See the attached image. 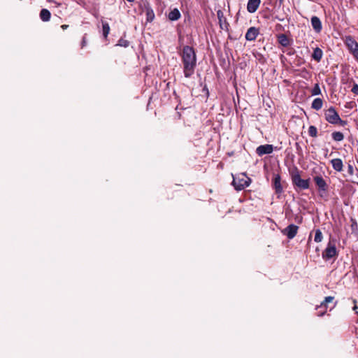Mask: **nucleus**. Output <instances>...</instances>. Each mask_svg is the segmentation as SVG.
<instances>
[{
	"mask_svg": "<svg viewBox=\"0 0 358 358\" xmlns=\"http://www.w3.org/2000/svg\"><path fill=\"white\" fill-rule=\"evenodd\" d=\"M183 64V72L186 78H189L194 74L196 66V56L192 47L185 45L181 52Z\"/></svg>",
	"mask_w": 358,
	"mask_h": 358,
	"instance_id": "nucleus-1",
	"label": "nucleus"
},
{
	"mask_svg": "<svg viewBox=\"0 0 358 358\" xmlns=\"http://www.w3.org/2000/svg\"><path fill=\"white\" fill-rule=\"evenodd\" d=\"M292 184L296 187V189L299 190L307 189L310 187V179H302L301 178V172L297 167L290 172Z\"/></svg>",
	"mask_w": 358,
	"mask_h": 358,
	"instance_id": "nucleus-2",
	"label": "nucleus"
},
{
	"mask_svg": "<svg viewBox=\"0 0 358 358\" xmlns=\"http://www.w3.org/2000/svg\"><path fill=\"white\" fill-rule=\"evenodd\" d=\"M324 117L329 123L332 124L345 126L347 124L346 121L341 120L335 108L333 106L324 110Z\"/></svg>",
	"mask_w": 358,
	"mask_h": 358,
	"instance_id": "nucleus-3",
	"label": "nucleus"
},
{
	"mask_svg": "<svg viewBox=\"0 0 358 358\" xmlns=\"http://www.w3.org/2000/svg\"><path fill=\"white\" fill-rule=\"evenodd\" d=\"M250 182V178L245 173H240L233 177L232 185L236 190L240 191L248 187Z\"/></svg>",
	"mask_w": 358,
	"mask_h": 358,
	"instance_id": "nucleus-4",
	"label": "nucleus"
},
{
	"mask_svg": "<svg viewBox=\"0 0 358 358\" xmlns=\"http://www.w3.org/2000/svg\"><path fill=\"white\" fill-rule=\"evenodd\" d=\"M338 255L337 250L335 245V243L329 242L327 248L322 252V257L326 260H329L333 257H335Z\"/></svg>",
	"mask_w": 358,
	"mask_h": 358,
	"instance_id": "nucleus-5",
	"label": "nucleus"
},
{
	"mask_svg": "<svg viewBox=\"0 0 358 358\" xmlns=\"http://www.w3.org/2000/svg\"><path fill=\"white\" fill-rule=\"evenodd\" d=\"M334 299V297L331 296L324 298V301L321 302L320 305L317 307V309H323L322 310L317 312V316L322 317L325 314L326 310L328 308L329 303H332Z\"/></svg>",
	"mask_w": 358,
	"mask_h": 358,
	"instance_id": "nucleus-6",
	"label": "nucleus"
},
{
	"mask_svg": "<svg viewBox=\"0 0 358 358\" xmlns=\"http://www.w3.org/2000/svg\"><path fill=\"white\" fill-rule=\"evenodd\" d=\"M313 180L320 192H325L327 191L328 185L321 176H315Z\"/></svg>",
	"mask_w": 358,
	"mask_h": 358,
	"instance_id": "nucleus-7",
	"label": "nucleus"
},
{
	"mask_svg": "<svg viewBox=\"0 0 358 358\" xmlns=\"http://www.w3.org/2000/svg\"><path fill=\"white\" fill-rule=\"evenodd\" d=\"M344 43L351 54L358 49V43L351 36H345Z\"/></svg>",
	"mask_w": 358,
	"mask_h": 358,
	"instance_id": "nucleus-8",
	"label": "nucleus"
},
{
	"mask_svg": "<svg viewBox=\"0 0 358 358\" xmlns=\"http://www.w3.org/2000/svg\"><path fill=\"white\" fill-rule=\"evenodd\" d=\"M299 227L296 225L293 224L288 225L283 231L282 233L285 235L289 239L294 238L298 231Z\"/></svg>",
	"mask_w": 358,
	"mask_h": 358,
	"instance_id": "nucleus-9",
	"label": "nucleus"
},
{
	"mask_svg": "<svg viewBox=\"0 0 358 358\" xmlns=\"http://www.w3.org/2000/svg\"><path fill=\"white\" fill-rule=\"evenodd\" d=\"M273 147L270 144L259 145L256 149V152L259 156H262L266 154H271L273 152Z\"/></svg>",
	"mask_w": 358,
	"mask_h": 358,
	"instance_id": "nucleus-10",
	"label": "nucleus"
},
{
	"mask_svg": "<svg viewBox=\"0 0 358 358\" xmlns=\"http://www.w3.org/2000/svg\"><path fill=\"white\" fill-rule=\"evenodd\" d=\"M259 34V29L255 27H250L245 34V39L247 41H253L256 39Z\"/></svg>",
	"mask_w": 358,
	"mask_h": 358,
	"instance_id": "nucleus-11",
	"label": "nucleus"
},
{
	"mask_svg": "<svg viewBox=\"0 0 358 358\" xmlns=\"http://www.w3.org/2000/svg\"><path fill=\"white\" fill-rule=\"evenodd\" d=\"M261 0H249L247 4V10L250 13H254L258 9Z\"/></svg>",
	"mask_w": 358,
	"mask_h": 358,
	"instance_id": "nucleus-12",
	"label": "nucleus"
},
{
	"mask_svg": "<svg viewBox=\"0 0 358 358\" xmlns=\"http://www.w3.org/2000/svg\"><path fill=\"white\" fill-rule=\"evenodd\" d=\"M144 11L146 15V21L148 22H152L154 20L155 15L153 9L149 3L144 5Z\"/></svg>",
	"mask_w": 358,
	"mask_h": 358,
	"instance_id": "nucleus-13",
	"label": "nucleus"
},
{
	"mask_svg": "<svg viewBox=\"0 0 358 358\" xmlns=\"http://www.w3.org/2000/svg\"><path fill=\"white\" fill-rule=\"evenodd\" d=\"M311 24L315 32L320 33L322 29V22L320 18L317 16L311 17Z\"/></svg>",
	"mask_w": 358,
	"mask_h": 358,
	"instance_id": "nucleus-14",
	"label": "nucleus"
},
{
	"mask_svg": "<svg viewBox=\"0 0 358 358\" xmlns=\"http://www.w3.org/2000/svg\"><path fill=\"white\" fill-rule=\"evenodd\" d=\"M280 180L281 178L280 175L277 174L274 176L273 180V186L277 194H280L282 192V187L281 185Z\"/></svg>",
	"mask_w": 358,
	"mask_h": 358,
	"instance_id": "nucleus-15",
	"label": "nucleus"
},
{
	"mask_svg": "<svg viewBox=\"0 0 358 358\" xmlns=\"http://www.w3.org/2000/svg\"><path fill=\"white\" fill-rule=\"evenodd\" d=\"M278 41V43L283 47H287L289 46L291 43L292 40L289 39L285 34H280L277 36Z\"/></svg>",
	"mask_w": 358,
	"mask_h": 358,
	"instance_id": "nucleus-16",
	"label": "nucleus"
},
{
	"mask_svg": "<svg viewBox=\"0 0 358 358\" xmlns=\"http://www.w3.org/2000/svg\"><path fill=\"white\" fill-rule=\"evenodd\" d=\"M331 164L332 165L333 169L335 171H336L338 172H341L343 171V164L341 159H339V158L333 159L331 160Z\"/></svg>",
	"mask_w": 358,
	"mask_h": 358,
	"instance_id": "nucleus-17",
	"label": "nucleus"
},
{
	"mask_svg": "<svg viewBox=\"0 0 358 358\" xmlns=\"http://www.w3.org/2000/svg\"><path fill=\"white\" fill-rule=\"evenodd\" d=\"M168 18L171 21H176L181 17L179 10L176 8L172 9L168 14Z\"/></svg>",
	"mask_w": 358,
	"mask_h": 358,
	"instance_id": "nucleus-18",
	"label": "nucleus"
},
{
	"mask_svg": "<svg viewBox=\"0 0 358 358\" xmlns=\"http://www.w3.org/2000/svg\"><path fill=\"white\" fill-rule=\"evenodd\" d=\"M323 56V52L320 48H315L312 54V58L316 62H320Z\"/></svg>",
	"mask_w": 358,
	"mask_h": 358,
	"instance_id": "nucleus-19",
	"label": "nucleus"
},
{
	"mask_svg": "<svg viewBox=\"0 0 358 358\" xmlns=\"http://www.w3.org/2000/svg\"><path fill=\"white\" fill-rule=\"evenodd\" d=\"M51 13L46 9L43 8L40 12V18L43 22H48L50 20Z\"/></svg>",
	"mask_w": 358,
	"mask_h": 358,
	"instance_id": "nucleus-20",
	"label": "nucleus"
},
{
	"mask_svg": "<svg viewBox=\"0 0 358 358\" xmlns=\"http://www.w3.org/2000/svg\"><path fill=\"white\" fill-rule=\"evenodd\" d=\"M217 18L219 20V23L221 29H224V26L226 27L227 24V20L224 16V13L222 10H219L217 11Z\"/></svg>",
	"mask_w": 358,
	"mask_h": 358,
	"instance_id": "nucleus-21",
	"label": "nucleus"
},
{
	"mask_svg": "<svg viewBox=\"0 0 358 358\" xmlns=\"http://www.w3.org/2000/svg\"><path fill=\"white\" fill-rule=\"evenodd\" d=\"M322 105H323L322 99L320 98H316L312 102L311 107L313 109L318 110L322 108Z\"/></svg>",
	"mask_w": 358,
	"mask_h": 358,
	"instance_id": "nucleus-22",
	"label": "nucleus"
},
{
	"mask_svg": "<svg viewBox=\"0 0 358 358\" xmlns=\"http://www.w3.org/2000/svg\"><path fill=\"white\" fill-rule=\"evenodd\" d=\"M102 30L103 37L106 38L110 32V26L108 22L102 21Z\"/></svg>",
	"mask_w": 358,
	"mask_h": 358,
	"instance_id": "nucleus-23",
	"label": "nucleus"
},
{
	"mask_svg": "<svg viewBox=\"0 0 358 358\" xmlns=\"http://www.w3.org/2000/svg\"><path fill=\"white\" fill-rule=\"evenodd\" d=\"M331 136H332V138L335 141H341L344 139V135L341 131H334L332 133Z\"/></svg>",
	"mask_w": 358,
	"mask_h": 358,
	"instance_id": "nucleus-24",
	"label": "nucleus"
},
{
	"mask_svg": "<svg viewBox=\"0 0 358 358\" xmlns=\"http://www.w3.org/2000/svg\"><path fill=\"white\" fill-rule=\"evenodd\" d=\"M308 134L311 137H317V129L316 127L311 125L308 128Z\"/></svg>",
	"mask_w": 358,
	"mask_h": 358,
	"instance_id": "nucleus-25",
	"label": "nucleus"
},
{
	"mask_svg": "<svg viewBox=\"0 0 358 358\" xmlns=\"http://www.w3.org/2000/svg\"><path fill=\"white\" fill-rule=\"evenodd\" d=\"M322 238H323V236H322L321 231L320 229H317L315 231L314 241L317 243H320L322 241Z\"/></svg>",
	"mask_w": 358,
	"mask_h": 358,
	"instance_id": "nucleus-26",
	"label": "nucleus"
},
{
	"mask_svg": "<svg viewBox=\"0 0 358 358\" xmlns=\"http://www.w3.org/2000/svg\"><path fill=\"white\" fill-rule=\"evenodd\" d=\"M311 94L313 96L318 95V94H321V90H320V86L317 83L315 84L314 87L312 89Z\"/></svg>",
	"mask_w": 358,
	"mask_h": 358,
	"instance_id": "nucleus-27",
	"label": "nucleus"
},
{
	"mask_svg": "<svg viewBox=\"0 0 358 358\" xmlns=\"http://www.w3.org/2000/svg\"><path fill=\"white\" fill-rule=\"evenodd\" d=\"M129 42L127 40H125L124 38H120L118 41L117 45L127 48L129 46Z\"/></svg>",
	"mask_w": 358,
	"mask_h": 358,
	"instance_id": "nucleus-28",
	"label": "nucleus"
},
{
	"mask_svg": "<svg viewBox=\"0 0 358 358\" xmlns=\"http://www.w3.org/2000/svg\"><path fill=\"white\" fill-rule=\"evenodd\" d=\"M352 92H353L355 95H358V85L357 83H354L352 90Z\"/></svg>",
	"mask_w": 358,
	"mask_h": 358,
	"instance_id": "nucleus-29",
	"label": "nucleus"
},
{
	"mask_svg": "<svg viewBox=\"0 0 358 358\" xmlns=\"http://www.w3.org/2000/svg\"><path fill=\"white\" fill-rule=\"evenodd\" d=\"M348 172L350 176L354 175V167L350 164H349L348 166Z\"/></svg>",
	"mask_w": 358,
	"mask_h": 358,
	"instance_id": "nucleus-30",
	"label": "nucleus"
},
{
	"mask_svg": "<svg viewBox=\"0 0 358 358\" xmlns=\"http://www.w3.org/2000/svg\"><path fill=\"white\" fill-rule=\"evenodd\" d=\"M255 57L260 62L264 63L265 62V59L262 55L257 54V55H256Z\"/></svg>",
	"mask_w": 358,
	"mask_h": 358,
	"instance_id": "nucleus-31",
	"label": "nucleus"
},
{
	"mask_svg": "<svg viewBox=\"0 0 358 358\" xmlns=\"http://www.w3.org/2000/svg\"><path fill=\"white\" fill-rule=\"evenodd\" d=\"M355 106V103L353 101L348 102L345 105V108H352Z\"/></svg>",
	"mask_w": 358,
	"mask_h": 358,
	"instance_id": "nucleus-32",
	"label": "nucleus"
},
{
	"mask_svg": "<svg viewBox=\"0 0 358 358\" xmlns=\"http://www.w3.org/2000/svg\"><path fill=\"white\" fill-rule=\"evenodd\" d=\"M86 43H87L86 37H85V36H84L83 38V40H82L81 47L83 48L84 46H85Z\"/></svg>",
	"mask_w": 358,
	"mask_h": 358,
	"instance_id": "nucleus-33",
	"label": "nucleus"
},
{
	"mask_svg": "<svg viewBox=\"0 0 358 358\" xmlns=\"http://www.w3.org/2000/svg\"><path fill=\"white\" fill-rule=\"evenodd\" d=\"M353 303H355V306L353 307V310L356 311V313L358 314V312L357 311V306H356V303H357L356 299H353Z\"/></svg>",
	"mask_w": 358,
	"mask_h": 358,
	"instance_id": "nucleus-34",
	"label": "nucleus"
},
{
	"mask_svg": "<svg viewBox=\"0 0 358 358\" xmlns=\"http://www.w3.org/2000/svg\"><path fill=\"white\" fill-rule=\"evenodd\" d=\"M68 27H69V25H67V24H62V25L61 26V28H62L63 30L66 29Z\"/></svg>",
	"mask_w": 358,
	"mask_h": 358,
	"instance_id": "nucleus-35",
	"label": "nucleus"
},
{
	"mask_svg": "<svg viewBox=\"0 0 358 358\" xmlns=\"http://www.w3.org/2000/svg\"><path fill=\"white\" fill-rule=\"evenodd\" d=\"M288 55H291L293 54V51H289V52H287Z\"/></svg>",
	"mask_w": 358,
	"mask_h": 358,
	"instance_id": "nucleus-36",
	"label": "nucleus"
},
{
	"mask_svg": "<svg viewBox=\"0 0 358 358\" xmlns=\"http://www.w3.org/2000/svg\"><path fill=\"white\" fill-rule=\"evenodd\" d=\"M284 0H279L280 4H282L283 3Z\"/></svg>",
	"mask_w": 358,
	"mask_h": 358,
	"instance_id": "nucleus-37",
	"label": "nucleus"
},
{
	"mask_svg": "<svg viewBox=\"0 0 358 358\" xmlns=\"http://www.w3.org/2000/svg\"><path fill=\"white\" fill-rule=\"evenodd\" d=\"M128 2H134L135 0H127Z\"/></svg>",
	"mask_w": 358,
	"mask_h": 358,
	"instance_id": "nucleus-38",
	"label": "nucleus"
},
{
	"mask_svg": "<svg viewBox=\"0 0 358 358\" xmlns=\"http://www.w3.org/2000/svg\"><path fill=\"white\" fill-rule=\"evenodd\" d=\"M55 3H56V2H55ZM60 5H61L60 3H57V6H59Z\"/></svg>",
	"mask_w": 358,
	"mask_h": 358,
	"instance_id": "nucleus-39",
	"label": "nucleus"
}]
</instances>
